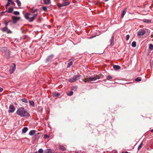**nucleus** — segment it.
<instances>
[{"label":"nucleus","mask_w":153,"mask_h":153,"mask_svg":"<svg viewBox=\"0 0 153 153\" xmlns=\"http://www.w3.org/2000/svg\"><path fill=\"white\" fill-rule=\"evenodd\" d=\"M53 58V55H51L48 56L46 60V62H51Z\"/></svg>","instance_id":"obj_11"},{"label":"nucleus","mask_w":153,"mask_h":153,"mask_svg":"<svg viewBox=\"0 0 153 153\" xmlns=\"http://www.w3.org/2000/svg\"><path fill=\"white\" fill-rule=\"evenodd\" d=\"M110 45L111 46H112L114 45V38L113 36H112L110 40Z\"/></svg>","instance_id":"obj_14"},{"label":"nucleus","mask_w":153,"mask_h":153,"mask_svg":"<svg viewBox=\"0 0 153 153\" xmlns=\"http://www.w3.org/2000/svg\"><path fill=\"white\" fill-rule=\"evenodd\" d=\"M112 78V77L110 76H108L106 77V79L108 80H110Z\"/></svg>","instance_id":"obj_32"},{"label":"nucleus","mask_w":153,"mask_h":153,"mask_svg":"<svg viewBox=\"0 0 153 153\" xmlns=\"http://www.w3.org/2000/svg\"><path fill=\"white\" fill-rule=\"evenodd\" d=\"M3 54L6 57L8 58L10 57V52L9 50L6 49V51L4 52H3Z\"/></svg>","instance_id":"obj_9"},{"label":"nucleus","mask_w":153,"mask_h":153,"mask_svg":"<svg viewBox=\"0 0 153 153\" xmlns=\"http://www.w3.org/2000/svg\"><path fill=\"white\" fill-rule=\"evenodd\" d=\"M73 63V62L72 61H71V62H70L69 63H68V67H69L71 66L72 65Z\"/></svg>","instance_id":"obj_33"},{"label":"nucleus","mask_w":153,"mask_h":153,"mask_svg":"<svg viewBox=\"0 0 153 153\" xmlns=\"http://www.w3.org/2000/svg\"><path fill=\"white\" fill-rule=\"evenodd\" d=\"M143 22L147 23H150L151 22V19H143L141 20Z\"/></svg>","instance_id":"obj_13"},{"label":"nucleus","mask_w":153,"mask_h":153,"mask_svg":"<svg viewBox=\"0 0 153 153\" xmlns=\"http://www.w3.org/2000/svg\"><path fill=\"white\" fill-rule=\"evenodd\" d=\"M131 46L133 47H135L136 46V42L135 41L133 42L131 44Z\"/></svg>","instance_id":"obj_26"},{"label":"nucleus","mask_w":153,"mask_h":153,"mask_svg":"<svg viewBox=\"0 0 153 153\" xmlns=\"http://www.w3.org/2000/svg\"><path fill=\"white\" fill-rule=\"evenodd\" d=\"M15 110V107L13 105H10L9 107V109L8 112L9 113H13Z\"/></svg>","instance_id":"obj_7"},{"label":"nucleus","mask_w":153,"mask_h":153,"mask_svg":"<svg viewBox=\"0 0 153 153\" xmlns=\"http://www.w3.org/2000/svg\"><path fill=\"white\" fill-rule=\"evenodd\" d=\"M44 3L47 4H49L50 3V0H43Z\"/></svg>","instance_id":"obj_22"},{"label":"nucleus","mask_w":153,"mask_h":153,"mask_svg":"<svg viewBox=\"0 0 153 153\" xmlns=\"http://www.w3.org/2000/svg\"><path fill=\"white\" fill-rule=\"evenodd\" d=\"M53 95L54 97H58L59 95V94L57 92H54L53 93Z\"/></svg>","instance_id":"obj_23"},{"label":"nucleus","mask_w":153,"mask_h":153,"mask_svg":"<svg viewBox=\"0 0 153 153\" xmlns=\"http://www.w3.org/2000/svg\"><path fill=\"white\" fill-rule=\"evenodd\" d=\"M36 132V131L35 130H32L30 131L29 133V134L30 136H32Z\"/></svg>","instance_id":"obj_16"},{"label":"nucleus","mask_w":153,"mask_h":153,"mask_svg":"<svg viewBox=\"0 0 153 153\" xmlns=\"http://www.w3.org/2000/svg\"><path fill=\"white\" fill-rule=\"evenodd\" d=\"M16 3L19 7H20L21 6V2L19 0H16Z\"/></svg>","instance_id":"obj_24"},{"label":"nucleus","mask_w":153,"mask_h":153,"mask_svg":"<svg viewBox=\"0 0 153 153\" xmlns=\"http://www.w3.org/2000/svg\"><path fill=\"white\" fill-rule=\"evenodd\" d=\"M21 101L24 102L25 103H27L28 102V101L26 98H23L21 99Z\"/></svg>","instance_id":"obj_27"},{"label":"nucleus","mask_w":153,"mask_h":153,"mask_svg":"<svg viewBox=\"0 0 153 153\" xmlns=\"http://www.w3.org/2000/svg\"><path fill=\"white\" fill-rule=\"evenodd\" d=\"M143 145V143L142 142L140 144V145L138 146V150H140L142 147Z\"/></svg>","instance_id":"obj_30"},{"label":"nucleus","mask_w":153,"mask_h":153,"mask_svg":"<svg viewBox=\"0 0 153 153\" xmlns=\"http://www.w3.org/2000/svg\"><path fill=\"white\" fill-rule=\"evenodd\" d=\"M58 6L59 7H63V6H62V4H58Z\"/></svg>","instance_id":"obj_39"},{"label":"nucleus","mask_w":153,"mask_h":153,"mask_svg":"<svg viewBox=\"0 0 153 153\" xmlns=\"http://www.w3.org/2000/svg\"><path fill=\"white\" fill-rule=\"evenodd\" d=\"M7 1L8 2H10L12 1V0H7Z\"/></svg>","instance_id":"obj_46"},{"label":"nucleus","mask_w":153,"mask_h":153,"mask_svg":"<svg viewBox=\"0 0 153 153\" xmlns=\"http://www.w3.org/2000/svg\"><path fill=\"white\" fill-rule=\"evenodd\" d=\"M109 0H105V1H108Z\"/></svg>","instance_id":"obj_51"},{"label":"nucleus","mask_w":153,"mask_h":153,"mask_svg":"<svg viewBox=\"0 0 153 153\" xmlns=\"http://www.w3.org/2000/svg\"><path fill=\"white\" fill-rule=\"evenodd\" d=\"M10 4L13 5V4H14V2L12 1H11L10 2Z\"/></svg>","instance_id":"obj_41"},{"label":"nucleus","mask_w":153,"mask_h":153,"mask_svg":"<svg viewBox=\"0 0 153 153\" xmlns=\"http://www.w3.org/2000/svg\"><path fill=\"white\" fill-rule=\"evenodd\" d=\"M10 22V21H9V22H4V24L5 25V27H7V25H8V23L9 22Z\"/></svg>","instance_id":"obj_34"},{"label":"nucleus","mask_w":153,"mask_h":153,"mask_svg":"<svg viewBox=\"0 0 153 153\" xmlns=\"http://www.w3.org/2000/svg\"><path fill=\"white\" fill-rule=\"evenodd\" d=\"M73 94V92L72 91H70L69 93H67V95L68 96H71Z\"/></svg>","instance_id":"obj_29"},{"label":"nucleus","mask_w":153,"mask_h":153,"mask_svg":"<svg viewBox=\"0 0 153 153\" xmlns=\"http://www.w3.org/2000/svg\"><path fill=\"white\" fill-rule=\"evenodd\" d=\"M3 90V89L1 88L0 87V92L2 91Z\"/></svg>","instance_id":"obj_42"},{"label":"nucleus","mask_w":153,"mask_h":153,"mask_svg":"<svg viewBox=\"0 0 153 153\" xmlns=\"http://www.w3.org/2000/svg\"><path fill=\"white\" fill-rule=\"evenodd\" d=\"M151 36L152 38H153V34H151Z\"/></svg>","instance_id":"obj_49"},{"label":"nucleus","mask_w":153,"mask_h":153,"mask_svg":"<svg viewBox=\"0 0 153 153\" xmlns=\"http://www.w3.org/2000/svg\"><path fill=\"white\" fill-rule=\"evenodd\" d=\"M146 33V31L145 30H142V29H140L138 32L137 35L138 36H142L143 35Z\"/></svg>","instance_id":"obj_8"},{"label":"nucleus","mask_w":153,"mask_h":153,"mask_svg":"<svg viewBox=\"0 0 153 153\" xmlns=\"http://www.w3.org/2000/svg\"><path fill=\"white\" fill-rule=\"evenodd\" d=\"M10 2H8L6 4V8H7V7L8 6H9V5H10Z\"/></svg>","instance_id":"obj_40"},{"label":"nucleus","mask_w":153,"mask_h":153,"mask_svg":"<svg viewBox=\"0 0 153 153\" xmlns=\"http://www.w3.org/2000/svg\"><path fill=\"white\" fill-rule=\"evenodd\" d=\"M129 37H130V36H129V35H127L126 36V40L127 41H128L129 39Z\"/></svg>","instance_id":"obj_37"},{"label":"nucleus","mask_w":153,"mask_h":153,"mask_svg":"<svg viewBox=\"0 0 153 153\" xmlns=\"http://www.w3.org/2000/svg\"><path fill=\"white\" fill-rule=\"evenodd\" d=\"M16 66L15 64L13 63L10 67V72L11 74H12L14 71L16 69Z\"/></svg>","instance_id":"obj_6"},{"label":"nucleus","mask_w":153,"mask_h":153,"mask_svg":"<svg viewBox=\"0 0 153 153\" xmlns=\"http://www.w3.org/2000/svg\"><path fill=\"white\" fill-rule=\"evenodd\" d=\"M52 151L51 149H47L44 152V153H52Z\"/></svg>","instance_id":"obj_18"},{"label":"nucleus","mask_w":153,"mask_h":153,"mask_svg":"<svg viewBox=\"0 0 153 153\" xmlns=\"http://www.w3.org/2000/svg\"><path fill=\"white\" fill-rule=\"evenodd\" d=\"M151 131L152 132H153V129H152Z\"/></svg>","instance_id":"obj_50"},{"label":"nucleus","mask_w":153,"mask_h":153,"mask_svg":"<svg viewBox=\"0 0 153 153\" xmlns=\"http://www.w3.org/2000/svg\"><path fill=\"white\" fill-rule=\"evenodd\" d=\"M48 137V135H47V134H45V135H44V137L45 138H47Z\"/></svg>","instance_id":"obj_43"},{"label":"nucleus","mask_w":153,"mask_h":153,"mask_svg":"<svg viewBox=\"0 0 153 153\" xmlns=\"http://www.w3.org/2000/svg\"><path fill=\"white\" fill-rule=\"evenodd\" d=\"M149 48L150 50H153V45L152 44H150L149 46Z\"/></svg>","instance_id":"obj_28"},{"label":"nucleus","mask_w":153,"mask_h":153,"mask_svg":"<svg viewBox=\"0 0 153 153\" xmlns=\"http://www.w3.org/2000/svg\"><path fill=\"white\" fill-rule=\"evenodd\" d=\"M16 113L17 115L22 117H26L30 116L29 113L23 107H21L18 109Z\"/></svg>","instance_id":"obj_2"},{"label":"nucleus","mask_w":153,"mask_h":153,"mask_svg":"<svg viewBox=\"0 0 153 153\" xmlns=\"http://www.w3.org/2000/svg\"><path fill=\"white\" fill-rule=\"evenodd\" d=\"M1 30L3 32H6L7 34L12 33V32L7 27H4L1 28Z\"/></svg>","instance_id":"obj_5"},{"label":"nucleus","mask_w":153,"mask_h":153,"mask_svg":"<svg viewBox=\"0 0 153 153\" xmlns=\"http://www.w3.org/2000/svg\"><path fill=\"white\" fill-rule=\"evenodd\" d=\"M93 38V37H90V39H91V38Z\"/></svg>","instance_id":"obj_52"},{"label":"nucleus","mask_w":153,"mask_h":153,"mask_svg":"<svg viewBox=\"0 0 153 153\" xmlns=\"http://www.w3.org/2000/svg\"><path fill=\"white\" fill-rule=\"evenodd\" d=\"M29 103L30 105H32L33 107L34 106V103L33 101H29Z\"/></svg>","instance_id":"obj_25"},{"label":"nucleus","mask_w":153,"mask_h":153,"mask_svg":"<svg viewBox=\"0 0 153 153\" xmlns=\"http://www.w3.org/2000/svg\"><path fill=\"white\" fill-rule=\"evenodd\" d=\"M76 89V87H73V90H74V89Z\"/></svg>","instance_id":"obj_44"},{"label":"nucleus","mask_w":153,"mask_h":153,"mask_svg":"<svg viewBox=\"0 0 153 153\" xmlns=\"http://www.w3.org/2000/svg\"><path fill=\"white\" fill-rule=\"evenodd\" d=\"M13 7H11L10 8H9L8 10L7 11V12L9 13H11L13 10Z\"/></svg>","instance_id":"obj_21"},{"label":"nucleus","mask_w":153,"mask_h":153,"mask_svg":"<svg viewBox=\"0 0 153 153\" xmlns=\"http://www.w3.org/2000/svg\"><path fill=\"white\" fill-rule=\"evenodd\" d=\"M37 10V9L33 10L30 13H27L25 15V19L30 22L33 21L38 15V13L36 12Z\"/></svg>","instance_id":"obj_1"},{"label":"nucleus","mask_w":153,"mask_h":153,"mask_svg":"<svg viewBox=\"0 0 153 153\" xmlns=\"http://www.w3.org/2000/svg\"><path fill=\"white\" fill-rule=\"evenodd\" d=\"M5 12H2L1 13V14L2 15Z\"/></svg>","instance_id":"obj_47"},{"label":"nucleus","mask_w":153,"mask_h":153,"mask_svg":"<svg viewBox=\"0 0 153 153\" xmlns=\"http://www.w3.org/2000/svg\"><path fill=\"white\" fill-rule=\"evenodd\" d=\"M43 150L42 149H39L38 151V152L39 153H43Z\"/></svg>","instance_id":"obj_36"},{"label":"nucleus","mask_w":153,"mask_h":153,"mask_svg":"<svg viewBox=\"0 0 153 153\" xmlns=\"http://www.w3.org/2000/svg\"><path fill=\"white\" fill-rule=\"evenodd\" d=\"M100 78V77L98 75H94V77H92L90 76L88 78H86L85 79L84 82H87L94 81L97 79Z\"/></svg>","instance_id":"obj_3"},{"label":"nucleus","mask_w":153,"mask_h":153,"mask_svg":"<svg viewBox=\"0 0 153 153\" xmlns=\"http://www.w3.org/2000/svg\"><path fill=\"white\" fill-rule=\"evenodd\" d=\"M63 2H65V1H68V0H61Z\"/></svg>","instance_id":"obj_45"},{"label":"nucleus","mask_w":153,"mask_h":153,"mask_svg":"<svg viewBox=\"0 0 153 153\" xmlns=\"http://www.w3.org/2000/svg\"><path fill=\"white\" fill-rule=\"evenodd\" d=\"M122 153H128V152H122Z\"/></svg>","instance_id":"obj_48"},{"label":"nucleus","mask_w":153,"mask_h":153,"mask_svg":"<svg viewBox=\"0 0 153 153\" xmlns=\"http://www.w3.org/2000/svg\"><path fill=\"white\" fill-rule=\"evenodd\" d=\"M151 65L152 66V63H151Z\"/></svg>","instance_id":"obj_53"},{"label":"nucleus","mask_w":153,"mask_h":153,"mask_svg":"<svg viewBox=\"0 0 153 153\" xmlns=\"http://www.w3.org/2000/svg\"><path fill=\"white\" fill-rule=\"evenodd\" d=\"M13 13L15 15H18L19 14V12L18 11H14L13 12Z\"/></svg>","instance_id":"obj_31"},{"label":"nucleus","mask_w":153,"mask_h":153,"mask_svg":"<svg viewBox=\"0 0 153 153\" xmlns=\"http://www.w3.org/2000/svg\"><path fill=\"white\" fill-rule=\"evenodd\" d=\"M59 149L62 151H64L66 150V148L63 146H59Z\"/></svg>","instance_id":"obj_17"},{"label":"nucleus","mask_w":153,"mask_h":153,"mask_svg":"<svg viewBox=\"0 0 153 153\" xmlns=\"http://www.w3.org/2000/svg\"><path fill=\"white\" fill-rule=\"evenodd\" d=\"M80 75L78 74L77 75L74 76L72 78H71L69 79V81L70 82H75L76 80L79 79V78Z\"/></svg>","instance_id":"obj_4"},{"label":"nucleus","mask_w":153,"mask_h":153,"mask_svg":"<svg viewBox=\"0 0 153 153\" xmlns=\"http://www.w3.org/2000/svg\"><path fill=\"white\" fill-rule=\"evenodd\" d=\"M113 68L116 70L119 69L120 68V67L118 65H114L113 66Z\"/></svg>","instance_id":"obj_19"},{"label":"nucleus","mask_w":153,"mask_h":153,"mask_svg":"<svg viewBox=\"0 0 153 153\" xmlns=\"http://www.w3.org/2000/svg\"><path fill=\"white\" fill-rule=\"evenodd\" d=\"M12 19L13 21V23H16L17 21L20 19V18L18 17L13 16L12 17Z\"/></svg>","instance_id":"obj_10"},{"label":"nucleus","mask_w":153,"mask_h":153,"mask_svg":"<svg viewBox=\"0 0 153 153\" xmlns=\"http://www.w3.org/2000/svg\"><path fill=\"white\" fill-rule=\"evenodd\" d=\"M127 11V9L126 8H125L122 11L121 18L123 19Z\"/></svg>","instance_id":"obj_12"},{"label":"nucleus","mask_w":153,"mask_h":153,"mask_svg":"<svg viewBox=\"0 0 153 153\" xmlns=\"http://www.w3.org/2000/svg\"><path fill=\"white\" fill-rule=\"evenodd\" d=\"M135 80L137 82H139L141 81V79L139 77H137L135 79Z\"/></svg>","instance_id":"obj_35"},{"label":"nucleus","mask_w":153,"mask_h":153,"mask_svg":"<svg viewBox=\"0 0 153 153\" xmlns=\"http://www.w3.org/2000/svg\"><path fill=\"white\" fill-rule=\"evenodd\" d=\"M42 9L44 11H46L47 10L46 7H42Z\"/></svg>","instance_id":"obj_38"},{"label":"nucleus","mask_w":153,"mask_h":153,"mask_svg":"<svg viewBox=\"0 0 153 153\" xmlns=\"http://www.w3.org/2000/svg\"><path fill=\"white\" fill-rule=\"evenodd\" d=\"M70 3V2L68 1H65L62 3V6L63 7L66 6L68 5Z\"/></svg>","instance_id":"obj_15"},{"label":"nucleus","mask_w":153,"mask_h":153,"mask_svg":"<svg viewBox=\"0 0 153 153\" xmlns=\"http://www.w3.org/2000/svg\"><path fill=\"white\" fill-rule=\"evenodd\" d=\"M28 130V128L26 127H25L22 129V132L23 133H26Z\"/></svg>","instance_id":"obj_20"}]
</instances>
